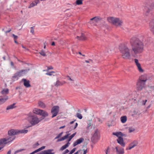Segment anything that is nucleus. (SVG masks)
I'll return each instance as SVG.
<instances>
[{
  "mask_svg": "<svg viewBox=\"0 0 154 154\" xmlns=\"http://www.w3.org/2000/svg\"><path fill=\"white\" fill-rule=\"evenodd\" d=\"M75 121V120H74V121H72V122H70V124H72Z\"/></svg>",
  "mask_w": 154,
  "mask_h": 154,
  "instance_id": "obj_63",
  "label": "nucleus"
},
{
  "mask_svg": "<svg viewBox=\"0 0 154 154\" xmlns=\"http://www.w3.org/2000/svg\"><path fill=\"white\" fill-rule=\"evenodd\" d=\"M8 97L7 96L3 97H0V105L4 103L8 99Z\"/></svg>",
  "mask_w": 154,
  "mask_h": 154,
  "instance_id": "obj_19",
  "label": "nucleus"
},
{
  "mask_svg": "<svg viewBox=\"0 0 154 154\" xmlns=\"http://www.w3.org/2000/svg\"><path fill=\"white\" fill-rule=\"evenodd\" d=\"M59 107L58 106H53L51 109V113L52 114V118H54L56 116L59 112Z\"/></svg>",
  "mask_w": 154,
  "mask_h": 154,
  "instance_id": "obj_6",
  "label": "nucleus"
},
{
  "mask_svg": "<svg viewBox=\"0 0 154 154\" xmlns=\"http://www.w3.org/2000/svg\"><path fill=\"white\" fill-rule=\"evenodd\" d=\"M28 131L27 130L23 129V130H18V134H20L23 133L26 134L27 133Z\"/></svg>",
  "mask_w": 154,
  "mask_h": 154,
  "instance_id": "obj_34",
  "label": "nucleus"
},
{
  "mask_svg": "<svg viewBox=\"0 0 154 154\" xmlns=\"http://www.w3.org/2000/svg\"><path fill=\"white\" fill-rule=\"evenodd\" d=\"M54 73H55V72H54V71H51V72H48L46 73V75H50V76H51V75H53L54 76L55 75L54 74H54Z\"/></svg>",
  "mask_w": 154,
  "mask_h": 154,
  "instance_id": "obj_41",
  "label": "nucleus"
},
{
  "mask_svg": "<svg viewBox=\"0 0 154 154\" xmlns=\"http://www.w3.org/2000/svg\"><path fill=\"white\" fill-rule=\"evenodd\" d=\"M76 149V148H74L68 154H72L73 153H74Z\"/></svg>",
  "mask_w": 154,
  "mask_h": 154,
  "instance_id": "obj_48",
  "label": "nucleus"
},
{
  "mask_svg": "<svg viewBox=\"0 0 154 154\" xmlns=\"http://www.w3.org/2000/svg\"><path fill=\"white\" fill-rule=\"evenodd\" d=\"M66 83V82L64 81L60 82L57 80L55 83L54 85L55 86L57 87L59 86H61Z\"/></svg>",
  "mask_w": 154,
  "mask_h": 154,
  "instance_id": "obj_22",
  "label": "nucleus"
},
{
  "mask_svg": "<svg viewBox=\"0 0 154 154\" xmlns=\"http://www.w3.org/2000/svg\"><path fill=\"white\" fill-rule=\"evenodd\" d=\"M42 110L40 109H39L35 108L33 110V112L35 114L40 115L41 113V112L42 111Z\"/></svg>",
  "mask_w": 154,
  "mask_h": 154,
  "instance_id": "obj_27",
  "label": "nucleus"
},
{
  "mask_svg": "<svg viewBox=\"0 0 154 154\" xmlns=\"http://www.w3.org/2000/svg\"><path fill=\"white\" fill-rule=\"evenodd\" d=\"M83 150L84 151L83 154H86L87 152V149H86V150L83 149Z\"/></svg>",
  "mask_w": 154,
  "mask_h": 154,
  "instance_id": "obj_57",
  "label": "nucleus"
},
{
  "mask_svg": "<svg viewBox=\"0 0 154 154\" xmlns=\"http://www.w3.org/2000/svg\"><path fill=\"white\" fill-rule=\"evenodd\" d=\"M70 134L68 133L65 136L62 137L61 138L58 139L57 140V142H59L61 141L64 140L66 139L67 138L69 135Z\"/></svg>",
  "mask_w": 154,
  "mask_h": 154,
  "instance_id": "obj_21",
  "label": "nucleus"
},
{
  "mask_svg": "<svg viewBox=\"0 0 154 154\" xmlns=\"http://www.w3.org/2000/svg\"><path fill=\"white\" fill-rule=\"evenodd\" d=\"M101 18L99 17H95L90 19L91 21L93 20L95 22H97L100 20Z\"/></svg>",
  "mask_w": 154,
  "mask_h": 154,
  "instance_id": "obj_28",
  "label": "nucleus"
},
{
  "mask_svg": "<svg viewBox=\"0 0 154 154\" xmlns=\"http://www.w3.org/2000/svg\"><path fill=\"white\" fill-rule=\"evenodd\" d=\"M34 2H32L30 5L28 7L29 8H31L35 6L39 2V0H35V1Z\"/></svg>",
  "mask_w": 154,
  "mask_h": 154,
  "instance_id": "obj_24",
  "label": "nucleus"
},
{
  "mask_svg": "<svg viewBox=\"0 0 154 154\" xmlns=\"http://www.w3.org/2000/svg\"><path fill=\"white\" fill-rule=\"evenodd\" d=\"M83 0H76V4L77 5H81L82 4Z\"/></svg>",
  "mask_w": 154,
  "mask_h": 154,
  "instance_id": "obj_42",
  "label": "nucleus"
},
{
  "mask_svg": "<svg viewBox=\"0 0 154 154\" xmlns=\"http://www.w3.org/2000/svg\"><path fill=\"white\" fill-rule=\"evenodd\" d=\"M54 151L53 149H49L43 151L39 154H54L55 152Z\"/></svg>",
  "mask_w": 154,
  "mask_h": 154,
  "instance_id": "obj_12",
  "label": "nucleus"
},
{
  "mask_svg": "<svg viewBox=\"0 0 154 154\" xmlns=\"http://www.w3.org/2000/svg\"><path fill=\"white\" fill-rule=\"evenodd\" d=\"M66 79L68 80H69L71 81H74V80L73 79H71L70 77L69 76H67L66 77Z\"/></svg>",
  "mask_w": 154,
  "mask_h": 154,
  "instance_id": "obj_50",
  "label": "nucleus"
},
{
  "mask_svg": "<svg viewBox=\"0 0 154 154\" xmlns=\"http://www.w3.org/2000/svg\"><path fill=\"white\" fill-rule=\"evenodd\" d=\"M95 121L97 122H100L101 123H102V122L101 121V120L98 118H96L95 119Z\"/></svg>",
  "mask_w": 154,
  "mask_h": 154,
  "instance_id": "obj_52",
  "label": "nucleus"
},
{
  "mask_svg": "<svg viewBox=\"0 0 154 154\" xmlns=\"http://www.w3.org/2000/svg\"><path fill=\"white\" fill-rule=\"evenodd\" d=\"M38 106L42 108H45L46 107V105L42 101H40L38 102Z\"/></svg>",
  "mask_w": 154,
  "mask_h": 154,
  "instance_id": "obj_30",
  "label": "nucleus"
},
{
  "mask_svg": "<svg viewBox=\"0 0 154 154\" xmlns=\"http://www.w3.org/2000/svg\"><path fill=\"white\" fill-rule=\"evenodd\" d=\"M117 142L121 145L123 147H124L125 146V143L124 142L123 138L122 137H119L117 140Z\"/></svg>",
  "mask_w": 154,
  "mask_h": 154,
  "instance_id": "obj_17",
  "label": "nucleus"
},
{
  "mask_svg": "<svg viewBox=\"0 0 154 154\" xmlns=\"http://www.w3.org/2000/svg\"><path fill=\"white\" fill-rule=\"evenodd\" d=\"M150 88L152 91H154V86H151Z\"/></svg>",
  "mask_w": 154,
  "mask_h": 154,
  "instance_id": "obj_56",
  "label": "nucleus"
},
{
  "mask_svg": "<svg viewBox=\"0 0 154 154\" xmlns=\"http://www.w3.org/2000/svg\"><path fill=\"white\" fill-rule=\"evenodd\" d=\"M40 115L44 117L43 118L44 119L45 117H47L48 116V114L45 111L42 110Z\"/></svg>",
  "mask_w": 154,
  "mask_h": 154,
  "instance_id": "obj_23",
  "label": "nucleus"
},
{
  "mask_svg": "<svg viewBox=\"0 0 154 154\" xmlns=\"http://www.w3.org/2000/svg\"><path fill=\"white\" fill-rule=\"evenodd\" d=\"M39 144L38 143V142H37L36 143L34 144L33 146L32 147L33 148H36L37 146H39Z\"/></svg>",
  "mask_w": 154,
  "mask_h": 154,
  "instance_id": "obj_46",
  "label": "nucleus"
},
{
  "mask_svg": "<svg viewBox=\"0 0 154 154\" xmlns=\"http://www.w3.org/2000/svg\"><path fill=\"white\" fill-rule=\"evenodd\" d=\"M9 92V90L8 89L3 90L1 91V93L2 94H8Z\"/></svg>",
  "mask_w": 154,
  "mask_h": 154,
  "instance_id": "obj_36",
  "label": "nucleus"
},
{
  "mask_svg": "<svg viewBox=\"0 0 154 154\" xmlns=\"http://www.w3.org/2000/svg\"><path fill=\"white\" fill-rule=\"evenodd\" d=\"M113 134L115 135L118 137V138H119V137H122V136L123 135V133L120 131L117 132H114L113 133Z\"/></svg>",
  "mask_w": 154,
  "mask_h": 154,
  "instance_id": "obj_29",
  "label": "nucleus"
},
{
  "mask_svg": "<svg viewBox=\"0 0 154 154\" xmlns=\"http://www.w3.org/2000/svg\"><path fill=\"white\" fill-rule=\"evenodd\" d=\"M34 27L32 26L31 27V30H30V32L32 33V34H34Z\"/></svg>",
  "mask_w": 154,
  "mask_h": 154,
  "instance_id": "obj_49",
  "label": "nucleus"
},
{
  "mask_svg": "<svg viewBox=\"0 0 154 154\" xmlns=\"http://www.w3.org/2000/svg\"><path fill=\"white\" fill-rule=\"evenodd\" d=\"M39 53L42 56L45 57L46 56V54L45 52L44 51L42 50L40 52H39Z\"/></svg>",
  "mask_w": 154,
  "mask_h": 154,
  "instance_id": "obj_40",
  "label": "nucleus"
},
{
  "mask_svg": "<svg viewBox=\"0 0 154 154\" xmlns=\"http://www.w3.org/2000/svg\"><path fill=\"white\" fill-rule=\"evenodd\" d=\"M76 116L80 119H81L82 118V115L79 113H76Z\"/></svg>",
  "mask_w": 154,
  "mask_h": 154,
  "instance_id": "obj_39",
  "label": "nucleus"
},
{
  "mask_svg": "<svg viewBox=\"0 0 154 154\" xmlns=\"http://www.w3.org/2000/svg\"><path fill=\"white\" fill-rule=\"evenodd\" d=\"M145 84V83L142 82L140 81H138L137 83V90L138 91L142 90L144 87Z\"/></svg>",
  "mask_w": 154,
  "mask_h": 154,
  "instance_id": "obj_7",
  "label": "nucleus"
},
{
  "mask_svg": "<svg viewBox=\"0 0 154 154\" xmlns=\"http://www.w3.org/2000/svg\"><path fill=\"white\" fill-rule=\"evenodd\" d=\"M29 70L30 69H29L25 70H22L17 72V73L19 76L20 77L26 74Z\"/></svg>",
  "mask_w": 154,
  "mask_h": 154,
  "instance_id": "obj_9",
  "label": "nucleus"
},
{
  "mask_svg": "<svg viewBox=\"0 0 154 154\" xmlns=\"http://www.w3.org/2000/svg\"><path fill=\"white\" fill-rule=\"evenodd\" d=\"M46 42H45L44 43V48H46Z\"/></svg>",
  "mask_w": 154,
  "mask_h": 154,
  "instance_id": "obj_62",
  "label": "nucleus"
},
{
  "mask_svg": "<svg viewBox=\"0 0 154 154\" xmlns=\"http://www.w3.org/2000/svg\"><path fill=\"white\" fill-rule=\"evenodd\" d=\"M69 152V150L68 149H66L64 152H63V154H66Z\"/></svg>",
  "mask_w": 154,
  "mask_h": 154,
  "instance_id": "obj_53",
  "label": "nucleus"
},
{
  "mask_svg": "<svg viewBox=\"0 0 154 154\" xmlns=\"http://www.w3.org/2000/svg\"><path fill=\"white\" fill-rule=\"evenodd\" d=\"M15 138V136H10L9 137H6L7 141L8 142V143H9L11 142L12 141H13Z\"/></svg>",
  "mask_w": 154,
  "mask_h": 154,
  "instance_id": "obj_20",
  "label": "nucleus"
},
{
  "mask_svg": "<svg viewBox=\"0 0 154 154\" xmlns=\"http://www.w3.org/2000/svg\"><path fill=\"white\" fill-rule=\"evenodd\" d=\"M134 61L139 71L141 72H143V70L142 68L141 65L139 63L138 60L137 59H135L134 60Z\"/></svg>",
  "mask_w": 154,
  "mask_h": 154,
  "instance_id": "obj_11",
  "label": "nucleus"
},
{
  "mask_svg": "<svg viewBox=\"0 0 154 154\" xmlns=\"http://www.w3.org/2000/svg\"><path fill=\"white\" fill-rule=\"evenodd\" d=\"M11 30V29H10L9 30H7V31H6L5 32V33H7L8 32H10Z\"/></svg>",
  "mask_w": 154,
  "mask_h": 154,
  "instance_id": "obj_59",
  "label": "nucleus"
},
{
  "mask_svg": "<svg viewBox=\"0 0 154 154\" xmlns=\"http://www.w3.org/2000/svg\"><path fill=\"white\" fill-rule=\"evenodd\" d=\"M52 46H54L55 45V43L54 42H53L51 44Z\"/></svg>",
  "mask_w": 154,
  "mask_h": 154,
  "instance_id": "obj_64",
  "label": "nucleus"
},
{
  "mask_svg": "<svg viewBox=\"0 0 154 154\" xmlns=\"http://www.w3.org/2000/svg\"><path fill=\"white\" fill-rule=\"evenodd\" d=\"M11 150H9L7 152V154H11Z\"/></svg>",
  "mask_w": 154,
  "mask_h": 154,
  "instance_id": "obj_60",
  "label": "nucleus"
},
{
  "mask_svg": "<svg viewBox=\"0 0 154 154\" xmlns=\"http://www.w3.org/2000/svg\"><path fill=\"white\" fill-rule=\"evenodd\" d=\"M10 63H11V66H14V64L12 61Z\"/></svg>",
  "mask_w": 154,
  "mask_h": 154,
  "instance_id": "obj_58",
  "label": "nucleus"
},
{
  "mask_svg": "<svg viewBox=\"0 0 154 154\" xmlns=\"http://www.w3.org/2000/svg\"><path fill=\"white\" fill-rule=\"evenodd\" d=\"M70 143H67L66 144H65V145L63 146H62L60 149V150L61 151H63V150H64V149H66V148L68 147L70 144Z\"/></svg>",
  "mask_w": 154,
  "mask_h": 154,
  "instance_id": "obj_32",
  "label": "nucleus"
},
{
  "mask_svg": "<svg viewBox=\"0 0 154 154\" xmlns=\"http://www.w3.org/2000/svg\"><path fill=\"white\" fill-rule=\"evenodd\" d=\"M84 141V139L83 137H81L77 139L73 143V146L75 147L78 144H80Z\"/></svg>",
  "mask_w": 154,
  "mask_h": 154,
  "instance_id": "obj_14",
  "label": "nucleus"
},
{
  "mask_svg": "<svg viewBox=\"0 0 154 154\" xmlns=\"http://www.w3.org/2000/svg\"><path fill=\"white\" fill-rule=\"evenodd\" d=\"M138 142L137 140H134L131 142L129 145L128 147L126 148V150H130L137 146Z\"/></svg>",
  "mask_w": 154,
  "mask_h": 154,
  "instance_id": "obj_8",
  "label": "nucleus"
},
{
  "mask_svg": "<svg viewBox=\"0 0 154 154\" xmlns=\"http://www.w3.org/2000/svg\"><path fill=\"white\" fill-rule=\"evenodd\" d=\"M45 148V146H43L38 148V149H36L37 151V152H38L40 151H41L43 149H44Z\"/></svg>",
  "mask_w": 154,
  "mask_h": 154,
  "instance_id": "obj_47",
  "label": "nucleus"
},
{
  "mask_svg": "<svg viewBox=\"0 0 154 154\" xmlns=\"http://www.w3.org/2000/svg\"><path fill=\"white\" fill-rule=\"evenodd\" d=\"M22 81L23 82V84L25 86L26 88H29L31 86L30 84V81L26 79H23Z\"/></svg>",
  "mask_w": 154,
  "mask_h": 154,
  "instance_id": "obj_16",
  "label": "nucleus"
},
{
  "mask_svg": "<svg viewBox=\"0 0 154 154\" xmlns=\"http://www.w3.org/2000/svg\"><path fill=\"white\" fill-rule=\"evenodd\" d=\"M63 133V132L60 133L59 134H58L57 135V136L56 137H55L54 139H56L59 138L62 135Z\"/></svg>",
  "mask_w": 154,
  "mask_h": 154,
  "instance_id": "obj_45",
  "label": "nucleus"
},
{
  "mask_svg": "<svg viewBox=\"0 0 154 154\" xmlns=\"http://www.w3.org/2000/svg\"><path fill=\"white\" fill-rule=\"evenodd\" d=\"M130 42L132 48V51L136 54L141 53L143 51V44L138 38L136 37L131 38Z\"/></svg>",
  "mask_w": 154,
  "mask_h": 154,
  "instance_id": "obj_1",
  "label": "nucleus"
},
{
  "mask_svg": "<svg viewBox=\"0 0 154 154\" xmlns=\"http://www.w3.org/2000/svg\"><path fill=\"white\" fill-rule=\"evenodd\" d=\"M65 127V126L64 125V126H61V127H60L59 128H60V129H62V128H64Z\"/></svg>",
  "mask_w": 154,
  "mask_h": 154,
  "instance_id": "obj_61",
  "label": "nucleus"
},
{
  "mask_svg": "<svg viewBox=\"0 0 154 154\" xmlns=\"http://www.w3.org/2000/svg\"><path fill=\"white\" fill-rule=\"evenodd\" d=\"M76 133L75 132L73 134H72V135H71L70 136H68V139L67 140L68 142L67 143H70L69 142L71 141V139L74 137V136L76 134Z\"/></svg>",
  "mask_w": 154,
  "mask_h": 154,
  "instance_id": "obj_33",
  "label": "nucleus"
},
{
  "mask_svg": "<svg viewBox=\"0 0 154 154\" xmlns=\"http://www.w3.org/2000/svg\"><path fill=\"white\" fill-rule=\"evenodd\" d=\"M15 103H14L8 106L6 108V109L8 110L10 109H13L14 108H15Z\"/></svg>",
  "mask_w": 154,
  "mask_h": 154,
  "instance_id": "obj_31",
  "label": "nucleus"
},
{
  "mask_svg": "<svg viewBox=\"0 0 154 154\" xmlns=\"http://www.w3.org/2000/svg\"><path fill=\"white\" fill-rule=\"evenodd\" d=\"M7 143H8L7 141L6 138L0 139V145H1L2 146L4 145L5 146V144Z\"/></svg>",
  "mask_w": 154,
  "mask_h": 154,
  "instance_id": "obj_18",
  "label": "nucleus"
},
{
  "mask_svg": "<svg viewBox=\"0 0 154 154\" xmlns=\"http://www.w3.org/2000/svg\"><path fill=\"white\" fill-rule=\"evenodd\" d=\"M12 35H13V37H14V38L15 40L17 38V36L15 35L14 34H13Z\"/></svg>",
  "mask_w": 154,
  "mask_h": 154,
  "instance_id": "obj_54",
  "label": "nucleus"
},
{
  "mask_svg": "<svg viewBox=\"0 0 154 154\" xmlns=\"http://www.w3.org/2000/svg\"><path fill=\"white\" fill-rule=\"evenodd\" d=\"M119 48L123 58L127 59L130 58V50L126 45L124 44H121L119 46Z\"/></svg>",
  "mask_w": 154,
  "mask_h": 154,
  "instance_id": "obj_2",
  "label": "nucleus"
},
{
  "mask_svg": "<svg viewBox=\"0 0 154 154\" xmlns=\"http://www.w3.org/2000/svg\"><path fill=\"white\" fill-rule=\"evenodd\" d=\"M23 150H24V149H20L18 150L17 151H16L15 153H16L18 152H21V151H23Z\"/></svg>",
  "mask_w": 154,
  "mask_h": 154,
  "instance_id": "obj_55",
  "label": "nucleus"
},
{
  "mask_svg": "<svg viewBox=\"0 0 154 154\" xmlns=\"http://www.w3.org/2000/svg\"><path fill=\"white\" fill-rule=\"evenodd\" d=\"M116 149L117 154H124L125 153L124 149L118 146H116L115 148Z\"/></svg>",
  "mask_w": 154,
  "mask_h": 154,
  "instance_id": "obj_13",
  "label": "nucleus"
},
{
  "mask_svg": "<svg viewBox=\"0 0 154 154\" xmlns=\"http://www.w3.org/2000/svg\"><path fill=\"white\" fill-rule=\"evenodd\" d=\"M128 132L129 133H131L134 131H135V128L132 127H129L128 128Z\"/></svg>",
  "mask_w": 154,
  "mask_h": 154,
  "instance_id": "obj_37",
  "label": "nucleus"
},
{
  "mask_svg": "<svg viewBox=\"0 0 154 154\" xmlns=\"http://www.w3.org/2000/svg\"><path fill=\"white\" fill-rule=\"evenodd\" d=\"M100 137L99 132L98 129H97L91 138L92 141L94 143H95L99 140Z\"/></svg>",
  "mask_w": 154,
  "mask_h": 154,
  "instance_id": "obj_5",
  "label": "nucleus"
},
{
  "mask_svg": "<svg viewBox=\"0 0 154 154\" xmlns=\"http://www.w3.org/2000/svg\"><path fill=\"white\" fill-rule=\"evenodd\" d=\"M127 117L126 116H122L121 118V122L122 123H125L126 121H127Z\"/></svg>",
  "mask_w": 154,
  "mask_h": 154,
  "instance_id": "obj_35",
  "label": "nucleus"
},
{
  "mask_svg": "<svg viewBox=\"0 0 154 154\" xmlns=\"http://www.w3.org/2000/svg\"><path fill=\"white\" fill-rule=\"evenodd\" d=\"M105 152L106 154H109L110 152V149L109 147H108L107 149H105Z\"/></svg>",
  "mask_w": 154,
  "mask_h": 154,
  "instance_id": "obj_43",
  "label": "nucleus"
},
{
  "mask_svg": "<svg viewBox=\"0 0 154 154\" xmlns=\"http://www.w3.org/2000/svg\"><path fill=\"white\" fill-rule=\"evenodd\" d=\"M147 101V100H142V102H141V104L142 105H144L145 104Z\"/></svg>",
  "mask_w": 154,
  "mask_h": 154,
  "instance_id": "obj_51",
  "label": "nucleus"
},
{
  "mask_svg": "<svg viewBox=\"0 0 154 154\" xmlns=\"http://www.w3.org/2000/svg\"><path fill=\"white\" fill-rule=\"evenodd\" d=\"M78 125V124L77 123H76L75 124V125L74 126H71L70 129L71 130H74V129H75L77 127Z\"/></svg>",
  "mask_w": 154,
  "mask_h": 154,
  "instance_id": "obj_44",
  "label": "nucleus"
},
{
  "mask_svg": "<svg viewBox=\"0 0 154 154\" xmlns=\"http://www.w3.org/2000/svg\"><path fill=\"white\" fill-rule=\"evenodd\" d=\"M9 135L10 136H14V135L18 134V130L11 129L8 132Z\"/></svg>",
  "mask_w": 154,
  "mask_h": 154,
  "instance_id": "obj_10",
  "label": "nucleus"
},
{
  "mask_svg": "<svg viewBox=\"0 0 154 154\" xmlns=\"http://www.w3.org/2000/svg\"><path fill=\"white\" fill-rule=\"evenodd\" d=\"M149 28L151 31L154 32V19L150 21L149 23Z\"/></svg>",
  "mask_w": 154,
  "mask_h": 154,
  "instance_id": "obj_15",
  "label": "nucleus"
},
{
  "mask_svg": "<svg viewBox=\"0 0 154 154\" xmlns=\"http://www.w3.org/2000/svg\"><path fill=\"white\" fill-rule=\"evenodd\" d=\"M107 20L109 22L116 26H120L123 23L122 21L117 17H109Z\"/></svg>",
  "mask_w": 154,
  "mask_h": 154,
  "instance_id": "obj_3",
  "label": "nucleus"
},
{
  "mask_svg": "<svg viewBox=\"0 0 154 154\" xmlns=\"http://www.w3.org/2000/svg\"><path fill=\"white\" fill-rule=\"evenodd\" d=\"M147 80L146 77L144 75H142L139 78V80L138 81H140L142 82L145 83Z\"/></svg>",
  "mask_w": 154,
  "mask_h": 154,
  "instance_id": "obj_25",
  "label": "nucleus"
},
{
  "mask_svg": "<svg viewBox=\"0 0 154 154\" xmlns=\"http://www.w3.org/2000/svg\"><path fill=\"white\" fill-rule=\"evenodd\" d=\"M76 38L79 40H84L86 39V38L84 34L82 33L81 36H77Z\"/></svg>",
  "mask_w": 154,
  "mask_h": 154,
  "instance_id": "obj_26",
  "label": "nucleus"
},
{
  "mask_svg": "<svg viewBox=\"0 0 154 154\" xmlns=\"http://www.w3.org/2000/svg\"><path fill=\"white\" fill-rule=\"evenodd\" d=\"M19 77V76L18 75L16 72L14 74V75L12 77V78L13 79L15 80L16 79V80H17L18 79Z\"/></svg>",
  "mask_w": 154,
  "mask_h": 154,
  "instance_id": "obj_38",
  "label": "nucleus"
},
{
  "mask_svg": "<svg viewBox=\"0 0 154 154\" xmlns=\"http://www.w3.org/2000/svg\"><path fill=\"white\" fill-rule=\"evenodd\" d=\"M28 119L29 123L32 125L38 124L41 120L39 119L36 116L32 114H29Z\"/></svg>",
  "mask_w": 154,
  "mask_h": 154,
  "instance_id": "obj_4",
  "label": "nucleus"
}]
</instances>
